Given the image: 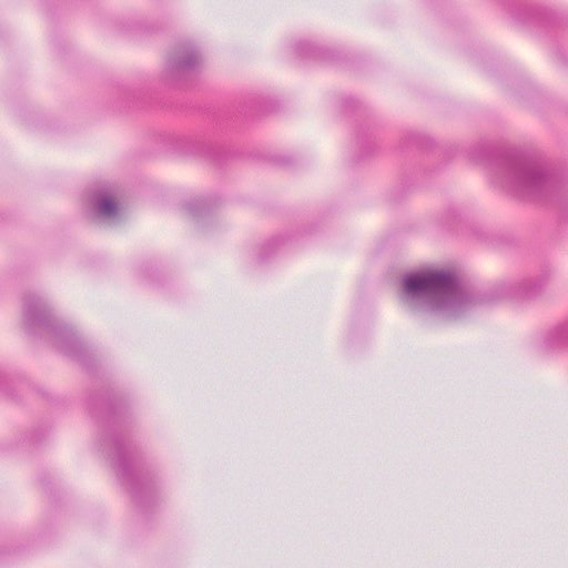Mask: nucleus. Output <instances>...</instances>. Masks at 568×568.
Here are the masks:
<instances>
[{
    "label": "nucleus",
    "instance_id": "2eb2a0df",
    "mask_svg": "<svg viewBox=\"0 0 568 568\" xmlns=\"http://www.w3.org/2000/svg\"><path fill=\"white\" fill-rule=\"evenodd\" d=\"M275 109L271 99L257 93L248 94L244 98L241 105V113L246 118H254L266 114Z\"/></svg>",
    "mask_w": 568,
    "mask_h": 568
},
{
    "label": "nucleus",
    "instance_id": "dca6fc26",
    "mask_svg": "<svg viewBox=\"0 0 568 568\" xmlns=\"http://www.w3.org/2000/svg\"><path fill=\"white\" fill-rule=\"evenodd\" d=\"M28 388L29 384L20 375L0 368V395L18 399V392Z\"/></svg>",
    "mask_w": 568,
    "mask_h": 568
},
{
    "label": "nucleus",
    "instance_id": "9d476101",
    "mask_svg": "<svg viewBox=\"0 0 568 568\" xmlns=\"http://www.w3.org/2000/svg\"><path fill=\"white\" fill-rule=\"evenodd\" d=\"M551 271L548 266L534 276L523 278L520 281H508L499 284L498 294L501 297L509 298H532L542 292L545 288Z\"/></svg>",
    "mask_w": 568,
    "mask_h": 568
},
{
    "label": "nucleus",
    "instance_id": "20e7f679",
    "mask_svg": "<svg viewBox=\"0 0 568 568\" xmlns=\"http://www.w3.org/2000/svg\"><path fill=\"white\" fill-rule=\"evenodd\" d=\"M22 323L28 335L49 342L57 351L77 361L88 371L93 368L95 358L92 352L74 329L55 315L45 296L36 292L24 294Z\"/></svg>",
    "mask_w": 568,
    "mask_h": 568
},
{
    "label": "nucleus",
    "instance_id": "412c9836",
    "mask_svg": "<svg viewBox=\"0 0 568 568\" xmlns=\"http://www.w3.org/2000/svg\"><path fill=\"white\" fill-rule=\"evenodd\" d=\"M139 276L149 283H153L156 281L159 276V270L150 262L142 264L139 267Z\"/></svg>",
    "mask_w": 568,
    "mask_h": 568
},
{
    "label": "nucleus",
    "instance_id": "4be33fe9",
    "mask_svg": "<svg viewBox=\"0 0 568 568\" xmlns=\"http://www.w3.org/2000/svg\"><path fill=\"white\" fill-rule=\"evenodd\" d=\"M122 30L125 32L151 33L155 31V28L146 26L143 21L140 20H130L124 23Z\"/></svg>",
    "mask_w": 568,
    "mask_h": 568
},
{
    "label": "nucleus",
    "instance_id": "39448f33",
    "mask_svg": "<svg viewBox=\"0 0 568 568\" xmlns=\"http://www.w3.org/2000/svg\"><path fill=\"white\" fill-rule=\"evenodd\" d=\"M203 54L193 41H181L168 54L162 82L171 88H187L200 74Z\"/></svg>",
    "mask_w": 568,
    "mask_h": 568
},
{
    "label": "nucleus",
    "instance_id": "a211bd4d",
    "mask_svg": "<svg viewBox=\"0 0 568 568\" xmlns=\"http://www.w3.org/2000/svg\"><path fill=\"white\" fill-rule=\"evenodd\" d=\"M149 89L146 88H125L121 91V105L123 110L141 109L148 105Z\"/></svg>",
    "mask_w": 568,
    "mask_h": 568
},
{
    "label": "nucleus",
    "instance_id": "6e6552de",
    "mask_svg": "<svg viewBox=\"0 0 568 568\" xmlns=\"http://www.w3.org/2000/svg\"><path fill=\"white\" fill-rule=\"evenodd\" d=\"M84 209L88 219L102 227H115L124 221L121 203L105 187L91 190L87 195Z\"/></svg>",
    "mask_w": 568,
    "mask_h": 568
},
{
    "label": "nucleus",
    "instance_id": "ddd939ff",
    "mask_svg": "<svg viewBox=\"0 0 568 568\" xmlns=\"http://www.w3.org/2000/svg\"><path fill=\"white\" fill-rule=\"evenodd\" d=\"M539 347L547 353L568 348V320L545 332L540 338Z\"/></svg>",
    "mask_w": 568,
    "mask_h": 568
},
{
    "label": "nucleus",
    "instance_id": "f8f14e48",
    "mask_svg": "<svg viewBox=\"0 0 568 568\" xmlns=\"http://www.w3.org/2000/svg\"><path fill=\"white\" fill-rule=\"evenodd\" d=\"M219 205V199L204 195L191 199L185 203V209L191 217L199 224L200 227H204L205 221H210L213 217V212Z\"/></svg>",
    "mask_w": 568,
    "mask_h": 568
},
{
    "label": "nucleus",
    "instance_id": "6ab92c4d",
    "mask_svg": "<svg viewBox=\"0 0 568 568\" xmlns=\"http://www.w3.org/2000/svg\"><path fill=\"white\" fill-rule=\"evenodd\" d=\"M405 142L408 145H414L420 149H429L434 144V141L429 136L419 132L407 133L405 135Z\"/></svg>",
    "mask_w": 568,
    "mask_h": 568
},
{
    "label": "nucleus",
    "instance_id": "1a4fd4ad",
    "mask_svg": "<svg viewBox=\"0 0 568 568\" xmlns=\"http://www.w3.org/2000/svg\"><path fill=\"white\" fill-rule=\"evenodd\" d=\"M176 149L185 154L204 158L215 165H223L232 156L224 145L206 141L199 135H183L176 139Z\"/></svg>",
    "mask_w": 568,
    "mask_h": 568
},
{
    "label": "nucleus",
    "instance_id": "5701e85b",
    "mask_svg": "<svg viewBox=\"0 0 568 568\" xmlns=\"http://www.w3.org/2000/svg\"><path fill=\"white\" fill-rule=\"evenodd\" d=\"M274 162L280 166L288 168L295 163V160L292 155L288 154H278L275 155Z\"/></svg>",
    "mask_w": 568,
    "mask_h": 568
},
{
    "label": "nucleus",
    "instance_id": "f03ea898",
    "mask_svg": "<svg viewBox=\"0 0 568 568\" xmlns=\"http://www.w3.org/2000/svg\"><path fill=\"white\" fill-rule=\"evenodd\" d=\"M475 161H489L494 183L507 193L531 202L555 204L568 220V179L547 161L517 149L491 150L479 143L469 150Z\"/></svg>",
    "mask_w": 568,
    "mask_h": 568
},
{
    "label": "nucleus",
    "instance_id": "4468645a",
    "mask_svg": "<svg viewBox=\"0 0 568 568\" xmlns=\"http://www.w3.org/2000/svg\"><path fill=\"white\" fill-rule=\"evenodd\" d=\"M291 235H277L262 243L252 252V260L256 265L268 263L280 252L285 242L292 240Z\"/></svg>",
    "mask_w": 568,
    "mask_h": 568
},
{
    "label": "nucleus",
    "instance_id": "aec40b11",
    "mask_svg": "<svg viewBox=\"0 0 568 568\" xmlns=\"http://www.w3.org/2000/svg\"><path fill=\"white\" fill-rule=\"evenodd\" d=\"M463 211L458 206H449L443 214V223L447 227H454L459 221H462Z\"/></svg>",
    "mask_w": 568,
    "mask_h": 568
},
{
    "label": "nucleus",
    "instance_id": "423d86ee",
    "mask_svg": "<svg viewBox=\"0 0 568 568\" xmlns=\"http://www.w3.org/2000/svg\"><path fill=\"white\" fill-rule=\"evenodd\" d=\"M503 6L509 17L521 24L542 29H561L568 26V14L565 11L546 4L514 1Z\"/></svg>",
    "mask_w": 568,
    "mask_h": 568
},
{
    "label": "nucleus",
    "instance_id": "7ed1b4c3",
    "mask_svg": "<svg viewBox=\"0 0 568 568\" xmlns=\"http://www.w3.org/2000/svg\"><path fill=\"white\" fill-rule=\"evenodd\" d=\"M402 301L417 318L424 313L442 314L457 320L474 305L458 275L444 268H424L405 273L402 277Z\"/></svg>",
    "mask_w": 568,
    "mask_h": 568
},
{
    "label": "nucleus",
    "instance_id": "b1692460",
    "mask_svg": "<svg viewBox=\"0 0 568 568\" xmlns=\"http://www.w3.org/2000/svg\"><path fill=\"white\" fill-rule=\"evenodd\" d=\"M558 60L564 64V65H567L568 64V57L562 53V52H558Z\"/></svg>",
    "mask_w": 568,
    "mask_h": 568
},
{
    "label": "nucleus",
    "instance_id": "9b49d317",
    "mask_svg": "<svg viewBox=\"0 0 568 568\" xmlns=\"http://www.w3.org/2000/svg\"><path fill=\"white\" fill-rule=\"evenodd\" d=\"M287 49L298 60L305 62L329 63L342 59V52L335 48L320 44L310 39L293 40Z\"/></svg>",
    "mask_w": 568,
    "mask_h": 568
},
{
    "label": "nucleus",
    "instance_id": "f257e3e1",
    "mask_svg": "<svg viewBox=\"0 0 568 568\" xmlns=\"http://www.w3.org/2000/svg\"><path fill=\"white\" fill-rule=\"evenodd\" d=\"M85 407L97 427L94 449L111 463L136 506L149 510L158 501L160 478L146 465L134 440L128 399L113 388L97 387L88 395Z\"/></svg>",
    "mask_w": 568,
    "mask_h": 568
},
{
    "label": "nucleus",
    "instance_id": "0eeeda50",
    "mask_svg": "<svg viewBox=\"0 0 568 568\" xmlns=\"http://www.w3.org/2000/svg\"><path fill=\"white\" fill-rule=\"evenodd\" d=\"M342 110L345 113H357L359 116L356 119L353 144L354 161L359 163L377 150V126L368 118L362 103L353 97H346L342 100Z\"/></svg>",
    "mask_w": 568,
    "mask_h": 568
},
{
    "label": "nucleus",
    "instance_id": "f3484780",
    "mask_svg": "<svg viewBox=\"0 0 568 568\" xmlns=\"http://www.w3.org/2000/svg\"><path fill=\"white\" fill-rule=\"evenodd\" d=\"M50 428L47 425H39L32 429L21 434L16 442V449L30 450L42 443L49 437Z\"/></svg>",
    "mask_w": 568,
    "mask_h": 568
}]
</instances>
